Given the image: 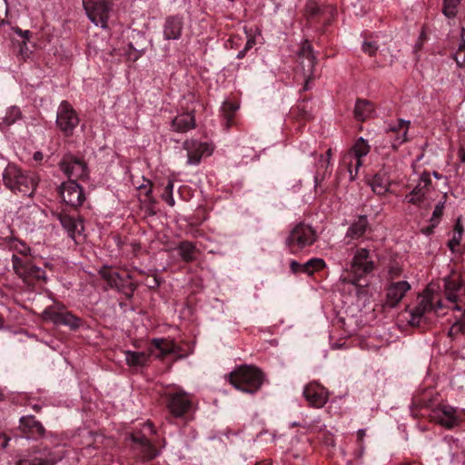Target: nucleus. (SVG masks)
<instances>
[{"instance_id":"7","label":"nucleus","mask_w":465,"mask_h":465,"mask_svg":"<svg viewBox=\"0 0 465 465\" xmlns=\"http://www.w3.org/2000/svg\"><path fill=\"white\" fill-rule=\"evenodd\" d=\"M12 266L17 277L28 286L42 285L47 282L45 270L35 265L31 259H23L15 255L12 258Z\"/></svg>"},{"instance_id":"5","label":"nucleus","mask_w":465,"mask_h":465,"mask_svg":"<svg viewBox=\"0 0 465 465\" xmlns=\"http://www.w3.org/2000/svg\"><path fill=\"white\" fill-rule=\"evenodd\" d=\"M163 402L168 413L175 419L185 418L194 411L193 395L181 388L166 391Z\"/></svg>"},{"instance_id":"16","label":"nucleus","mask_w":465,"mask_h":465,"mask_svg":"<svg viewBox=\"0 0 465 465\" xmlns=\"http://www.w3.org/2000/svg\"><path fill=\"white\" fill-rule=\"evenodd\" d=\"M300 64L303 72L305 83L303 89H311V83L317 77L315 74L316 57L313 54L312 47L308 41H305L299 53Z\"/></svg>"},{"instance_id":"9","label":"nucleus","mask_w":465,"mask_h":465,"mask_svg":"<svg viewBox=\"0 0 465 465\" xmlns=\"http://www.w3.org/2000/svg\"><path fill=\"white\" fill-rule=\"evenodd\" d=\"M43 317L55 325H64L71 330H77L82 325V320L67 311L64 304L55 302L43 312Z\"/></svg>"},{"instance_id":"25","label":"nucleus","mask_w":465,"mask_h":465,"mask_svg":"<svg viewBox=\"0 0 465 465\" xmlns=\"http://www.w3.org/2000/svg\"><path fill=\"white\" fill-rule=\"evenodd\" d=\"M184 26L183 15H174L165 18L163 25V35L164 40H179L182 37Z\"/></svg>"},{"instance_id":"50","label":"nucleus","mask_w":465,"mask_h":465,"mask_svg":"<svg viewBox=\"0 0 465 465\" xmlns=\"http://www.w3.org/2000/svg\"><path fill=\"white\" fill-rule=\"evenodd\" d=\"M144 284L150 288V289H155L157 287L160 286L161 284V280L159 277H157L156 275L153 276V277H147L146 280H145V282Z\"/></svg>"},{"instance_id":"32","label":"nucleus","mask_w":465,"mask_h":465,"mask_svg":"<svg viewBox=\"0 0 465 465\" xmlns=\"http://www.w3.org/2000/svg\"><path fill=\"white\" fill-rule=\"evenodd\" d=\"M332 154L331 148H329L325 154H321L317 163V173L314 176L315 188L321 185V183L324 180L325 174L329 175L331 170H329L331 164V158Z\"/></svg>"},{"instance_id":"8","label":"nucleus","mask_w":465,"mask_h":465,"mask_svg":"<svg viewBox=\"0 0 465 465\" xmlns=\"http://www.w3.org/2000/svg\"><path fill=\"white\" fill-rule=\"evenodd\" d=\"M371 151V146L367 140L359 137L352 146L344 153L342 163L347 167L351 178L354 179L359 169L363 164V157Z\"/></svg>"},{"instance_id":"43","label":"nucleus","mask_w":465,"mask_h":465,"mask_svg":"<svg viewBox=\"0 0 465 465\" xmlns=\"http://www.w3.org/2000/svg\"><path fill=\"white\" fill-rule=\"evenodd\" d=\"M403 272L402 265L397 261H391L388 266V275L391 280L400 278Z\"/></svg>"},{"instance_id":"44","label":"nucleus","mask_w":465,"mask_h":465,"mask_svg":"<svg viewBox=\"0 0 465 465\" xmlns=\"http://www.w3.org/2000/svg\"><path fill=\"white\" fill-rule=\"evenodd\" d=\"M444 203L445 202H439L434 208V211L432 213V216L430 219L432 227L436 226L440 223V220L443 213Z\"/></svg>"},{"instance_id":"27","label":"nucleus","mask_w":465,"mask_h":465,"mask_svg":"<svg viewBox=\"0 0 465 465\" xmlns=\"http://www.w3.org/2000/svg\"><path fill=\"white\" fill-rule=\"evenodd\" d=\"M370 228L368 217L366 215H359L355 220L351 222L345 233V240H348L347 243L351 241L359 240Z\"/></svg>"},{"instance_id":"22","label":"nucleus","mask_w":465,"mask_h":465,"mask_svg":"<svg viewBox=\"0 0 465 465\" xmlns=\"http://www.w3.org/2000/svg\"><path fill=\"white\" fill-rule=\"evenodd\" d=\"M302 395L308 405L313 408L323 407L329 400V391L317 381L309 382L303 389Z\"/></svg>"},{"instance_id":"48","label":"nucleus","mask_w":465,"mask_h":465,"mask_svg":"<svg viewBox=\"0 0 465 465\" xmlns=\"http://www.w3.org/2000/svg\"><path fill=\"white\" fill-rule=\"evenodd\" d=\"M244 33H245V35H246V36L248 38L244 47H245V50L249 51L250 49H252L254 46V45L256 43L255 42V37H254V35L252 34V29L244 27Z\"/></svg>"},{"instance_id":"53","label":"nucleus","mask_w":465,"mask_h":465,"mask_svg":"<svg viewBox=\"0 0 465 465\" xmlns=\"http://www.w3.org/2000/svg\"><path fill=\"white\" fill-rule=\"evenodd\" d=\"M143 430L144 432H148L150 434L155 433L154 426L151 421L144 422Z\"/></svg>"},{"instance_id":"3","label":"nucleus","mask_w":465,"mask_h":465,"mask_svg":"<svg viewBox=\"0 0 465 465\" xmlns=\"http://www.w3.org/2000/svg\"><path fill=\"white\" fill-rule=\"evenodd\" d=\"M3 182L14 193L32 197L38 185L39 178L33 173L23 172L15 164H8L3 173Z\"/></svg>"},{"instance_id":"11","label":"nucleus","mask_w":465,"mask_h":465,"mask_svg":"<svg viewBox=\"0 0 465 465\" xmlns=\"http://www.w3.org/2000/svg\"><path fill=\"white\" fill-rule=\"evenodd\" d=\"M86 15L95 25L107 27L113 4L110 0H83Z\"/></svg>"},{"instance_id":"49","label":"nucleus","mask_w":465,"mask_h":465,"mask_svg":"<svg viewBox=\"0 0 465 465\" xmlns=\"http://www.w3.org/2000/svg\"><path fill=\"white\" fill-rule=\"evenodd\" d=\"M238 109L239 105L236 103L227 101L223 104L222 112H228L230 114H235Z\"/></svg>"},{"instance_id":"52","label":"nucleus","mask_w":465,"mask_h":465,"mask_svg":"<svg viewBox=\"0 0 465 465\" xmlns=\"http://www.w3.org/2000/svg\"><path fill=\"white\" fill-rule=\"evenodd\" d=\"M223 113V116L224 118V124H225V127L227 129H229L232 124H233V120H234V114H230L228 112H222Z\"/></svg>"},{"instance_id":"13","label":"nucleus","mask_w":465,"mask_h":465,"mask_svg":"<svg viewBox=\"0 0 465 465\" xmlns=\"http://www.w3.org/2000/svg\"><path fill=\"white\" fill-rule=\"evenodd\" d=\"M434 191L430 173L423 172L411 192L405 195L404 202L421 206L431 200L430 193Z\"/></svg>"},{"instance_id":"15","label":"nucleus","mask_w":465,"mask_h":465,"mask_svg":"<svg viewBox=\"0 0 465 465\" xmlns=\"http://www.w3.org/2000/svg\"><path fill=\"white\" fill-rule=\"evenodd\" d=\"M58 193L63 202L74 209L82 206L86 199L84 188L74 180L64 182Z\"/></svg>"},{"instance_id":"54","label":"nucleus","mask_w":465,"mask_h":465,"mask_svg":"<svg viewBox=\"0 0 465 465\" xmlns=\"http://www.w3.org/2000/svg\"><path fill=\"white\" fill-rule=\"evenodd\" d=\"M15 32L21 36H23L25 40H28L31 35V33L28 30L23 31L20 28H17Z\"/></svg>"},{"instance_id":"62","label":"nucleus","mask_w":465,"mask_h":465,"mask_svg":"<svg viewBox=\"0 0 465 465\" xmlns=\"http://www.w3.org/2000/svg\"><path fill=\"white\" fill-rule=\"evenodd\" d=\"M433 175L436 179H440L441 178V174H440L439 173L437 172H433Z\"/></svg>"},{"instance_id":"4","label":"nucleus","mask_w":465,"mask_h":465,"mask_svg":"<svg viewBox=\"0 0 465 465\" xmlns=\"http://www.w3.org/2000/svg\"><path fill=\"white\" fill-rule=\"evenodd\" d=\"M374 252L366 247L357 248L351 262L350 273L343 281L357 287L366 286L367 282L362 284L361 282L376 268Z\"/></svg>"},{"instance_id":"61","label":"nucleus","mask_w":465,"mask_h":465,"mask_svg":"<svg viewBox=\"0 0 465 465\" xmlns=\"http://www.w3.org/2000/svg\"><path fill=\"white\" fill-rule=\"evenodd\" d=\"M255 465H272V463L269 462L268 460H263V461L257 462Z\"/></svg>"},{"instance_id":"24","label":"nucleus","mask_w":465,"mask_h":465,"mask_svg":"<svg viewBox=\"0 0 465 465\" xmlns=\"http://www.w3.org/2000/svg\"><path fill=\"white\" fill-rule=\"evenodd\" d=\"M58 218L68 236L72 238L75 243H79L84 232L83 220L78 215H70L65 213H61Z\"/></svg>"},{"instance_id":"29","label":"nucleus","mask_w":465,"mask_h":465,"mask_svg":"<svg viewBox=\"0 0 465 465\" xmlns=\"http://www.w3.org/2000/svg\"><path fill=\"white\" fill-rule=\"evenodd\" d=\"M196 126L195 116L193 111L176 115L172 121V128L178 133H186Z\"/></svg>"},{"instance_id":"55","label":"nucleus","mask_w":465,"mask_h":465,"mask_svg":"<svg viewBox=\"0 0 465 465\" xmlns=\"http://www.w3.org/2000/svg\"><path fill=\"white\" fill-rule=\"evenodd\" d=\"M458 157L461 163H465V148L463 146L460 147Z\"/></svg>"},{"instance_id":"31","label":"nucleus","mask_w":465,"mask_h":465,"mask_svg":"<svg viewBox=\"0 0 465 465\" xmlns=\"http://www.w3.org/2000/svg\"><path fill=\"white\" fill-rule=\"evenodd\" d=\"M375 113L374 104L366 99H357L353 110L354 118L359 122H365Z\"/></svg>"},{"instance_id":"37","label":"nucleus","mask_w":465,"mask_h":465,"mask_svg":"<svg viewBox=\"0 0 465 465\" xmlns=\"http://www.w3.org/2000/svg\"><path fill=\"white\" fill-rule=\"evenodd\" d=\"M326 266V262L322 258H312L303 263V272L312 275L315 272L322 270Z\"/></svg>"},{"instance_id":"10","label":"nucleus","mask_w":465,"mask_h":465,"mask_svg":"<svg viewBox=\"0 0 465 465\" xmlns=\"http://www.w3.org/2000/svg\"><path fill=\"white\" fill-rule=\"evenodd\" d=\"M79 122L78 114L73 105L68 101H62L57 108L55 124L64 136H72Z\"/></svg>"},{"instance_id":"35","label":"nucleus","mask_w":465,"mask_h":465,"mask_svg":"<svg viewBox=\"0 0 465 465\" xmlns=\"http://www.w3.org/2000/svg\"><path fill=\"white\" fill-rule=\"evenodd\" d=\"M124 353L126 363L131 367L145 365L149 361V357L151 356L149 351L148 352L126 351Z\"/></svg>"},{"instance_id":"14","label":"nucleus","mask_w":465,"mask_h":465,"mask_svg":"<svg viewBox=\"0 0 465 465\" xmlns=\"http://www.w3.org/2000/svg\"><path fill=\"white\" fill-rule=\"evenodd\" d=\"M61 171L68 177V180H85L88 178V167L86 163L73 154H65L60 163Z\"/></svg>"},{"instance_id":"59","label":"nucleus","mask_w":465,"mask_h":465,"mask_svg":"<svg viewBox=\"0 0 465 465\" xmlns=\"http://www.w3.org/2000/svg\"><path fill=\"white\" fill-rule=\"evenodd\" d=\"M43 158H44V155H43V153H42L41 152H35V153H34V159H35V161H42V160H43Z\"/></svg>"},{"instance_id":"47","label":"nucleus","mask_w":465,"mask_h":465,"mask_svg":"<svg viewBox=\"0 0 465 465\" xmlns=\"http://www.w3.org/2000/svg\"><path fill=\"white\" fill-rule=\"evenodd\" d=\"M462 234L458 232H453L451 239L449 241V247L451 251H454L460 243Z\"/></svg>"},{"instance_id":"26","label":"nucleus","mask_w":465,"mask_h":465,"mask_svg":"<svg viewBox=\"0 0 465 465\" xmlns=\"http://www.w3.org/2000/svg\"><path fill=\"white\" fill-rule=\"evenodd\" d=\"M410 290L411 284L407 281L391 282L387 288L386 304L396 307Z\"/></svg>"},{"instance_id":"36","label":"nucleus","mask_w":465,"mask_h":465,"mask_svg":"<svg viewBox=\"0 0 465 465\" xmlns=\"http://www.w3.org/2000/svg\"><path fill=\"white\" fill-rule=\"evenodd\" d=\"M453 309L459 312V315L454 316L450 332H462L465 331V310L461 311L460 307L457 304L454 305Z\"/></svg>"},{"instance_id":"2","label":"nucleus","mask_w":465,"mask_h":465,"mask_svg":"<svg viewBox=\"0 0 465 465\" xmlns=\"http://www.w3.org/2000/svg\"><path fill=\"white\" fill-rule=\"evenodd\" d=\"M225 380L236 390L244 393L254 394L262 388L264 374L253 365L243 364L225 375Z\"/></svg>"},{"instance_id":"60","label":"nucleus","mask_w":465,"mask_h":465,"mask_svg":"<svg viewBox=\"0 0 465 465\" xmlns=\"http://www.w3.org/2000/svg\"><path fill=\"white\" fill-rule=\"evenodd\" d=\"M248 52V50H245V47L241 50L238 54H237V59H242L245 55H246V53Z\"/></svg>"},{"instance_id":"64","label":"nucleus","mask_w":465,"mask_h":465,"mask_svg":"<svg viewBox=\"0 0 465 465\" xmlns=\"http://www.w3.org/2000/svg\"><path fill=\"white\" fill-rule=\"evenodd\" d=\"M45 267L49 268L50 270H53V266H52V264H51V263H49V262H46V263H45Z\"/></svg>"},{"instance_id":"33","label":"nucleus","mask_w":465,"mask_h":465,"mask_svg":"<svg viewBox=\"0 0 465 465\" xmlns=\"http://www.w3.org/2000/svg\"><path fill=\"white\" fill-rule=\"evenodd\" d=\"M20 428L29 437L41 436L45 432L43 425L34 416H24L20 419Z\"/></svg>"},{"instance_id":"34","label":"nucleus","mask_w":465,"mask_h":465,"mask_svg":"<svg viewBox=\"0 0 465 465\" xmlns=\"http://www.w3.org/2000/svg\"><path fill=\"white\" fill-rule=\"evenodd\" d=\"M177 250L181 259L185 262H192L196 260V253L198 252V249L196 245L189 241L181 242Z\"/></svg>"},{"instance_id":"18","label":"nucleus","mask_w":465,"mask_h":465,"mask_svg":"<svg viewBox=\"0 0 465 465\" xmlns=\"http://www.w3.org/2000/svg\"><path fill=\"white\" fill-rule=\"evenodd\" d=\"M430 417L433 421L449 430L459 426L461 422L457 410L447 404H439L434 407Z\"/></svg>"},{"instance_id":"20","label":"nucleus","mask_w":465,"mask_h":465,"mask_svg":"<svg viewBox=\"0 0 465 465\" xmlns=\"http://www.w3.org/2000/svg\"><path fill=\"white\" fill-rule=\"evenodd\" d=\"M410 126L409 121L398 120L397 124L390 125L385 138V147L396 152L400 145L407 141V134Z\"/></svg>"},{"instance_id":"28","label":"nucleus","mask_w":465,"mask_h":465,"mask_svg":"<svg viewBox=\"0 0 465 465\" xmlns=\"http://www.w3.org/2000/svg\"><path fill=\"white\" fill-rule=\"evenodd\" d=\"M372 192L377 195H384L391 187V179L388 173L384 170L379 171L368 181Z\"/></svg>"},{"instance_id":"46","label":"nucleus","mask_w":465,"mask_h":465,"mask_svg":"<svg viewBox=\"0 0 465 465\" xmlns=\"http://www.w3.org/2000/svg\"><path fill=\"white\" fill-rule=\"evenodd\" d=\"M378 50V45L375 42L364 41L362 44V51L370 56H373Z\"/></svg>"},{"instance_id":"21","label":"nucleus","mask_w":465,"mask_h":465,"mask_svg":"<svg viewBox=\"0 0 465 465\" xmlns=\"http://www.w3.org/2000/svg\"><path fill=\"white\" fill-rule=\"evenodd\" d=\"M444 296L450 302H457L465 295V272L451 273L443 280Z\"/></svg>"},{"instance_id":"57","label":"nucleus","mask_w":465,"mask_h":465,"mask_svg":"<svg viewBox=\"0 0 465 465\" xmlns=\"http://www.w3.org/2000/svg\"><path fill=\"white\" fill-rule=\"evenodd\" d=\"M458 231L462 234V232H463V227H462V225H461V223H460V219H458V221L456 222V223H455V225H454V230H453V232H458Z\"/></svg>"},{"instance_id":"58","label":"nucleus","mask_w":465,"mask_h":465,"mask_svg":"<svg viewBox=\"0 0 465 465\" xmlns=\"http://www.w3.org/2000/svg\"><path fill=\"white\" fill-rule=\"evenodd\" d=\"M365 437V430L363 429H360L358 431H357V438H358V440L359 441H362L363 439Z\"/></svg>"},{"instance_id":"12","label":"nucleus","mask_w":465,"mask_h":465,"mask_svg":"<svg viewBox=\"0 0 465 465\" xmlns=\"http://www.w3.org/2000/svg\"><path fill=\"white\" fill-rule=\"evenodd\" d=\"M99 275L107 282L110 288L116 289L128 299L133 297L137 285L130 281L129 275L124 278L109 266H103L99 271Z\"/></svg>"},{"instance_id":"41","label":"nucleus","mask_w":465,"mask_h":465,"mask_svg":"<svg viewBox=\"0 0 465 465\" xmlns=\"http://www.w3.org/2000/svg\"><path fill=\"white\" fill-rule=\"evenodd\" d=\"M56 460L46 458H34L32 460H19L16 465H53L56 462Z\"/></svg>"},{"instance_id":"63","label":"nucleus","mask_w":465,"mask_h":465,"mask_svg":"<svg viewBox=\"0 0 465 465\" xmlns=\"http://www.w3.org/2000/svg\"><path fill=\"white\" fill-rule=\"evenodd\" d=\"M33 409L35 411H40V406L38 405H34Z\"/></svg>"},{"instance_id":"56","label":"nucleus","mask_w":465,"mask_h":465,"mask_svg":"<svg viewBox=\"0 0 465 465\" xmlns=\"http://www.w3.org/2000/svg\"><path fill=\"white\" fill-rule=\"evenodd\" d=\"M8 444V439L5 434L0 433V447L5 448Z\"/></svg>"},{"instance_id":"17","label":"nucleus","mask_w":465,"mask_h":465,"mask_svg":"<svg viewBox=\"0 0 465 465\" xmlns=\"http://www.w3.org/2000/svg\"><path fill=\"white\" fill-rule=\"evenodd\" d=\"M183 148L187 152V164L198 165L203 157L213 154L214 145L210 142H201L196 139L186 140Z\"/></svg>"},{"instance_id":"30","label":"nucleus","mask_w":465,"mask_h":465,"mask_svg":"<svg viewBox=\"0 0 465 465\" xmlns=\"http://www.w3.org/2000/svg\"><path fill=\"white\" fill-rule=\"evenodd\" d=\"M5 247L13 252L12 258L15 255L23 259H31L32 249L23 241L15 237L5 239Z\"/></svg>"},{"instance_id":"45","label":"nucleus","mask_w":465,"mask_h":465,"mask_svg":"<svg viewBox=\"0 0 465 465\" xmlns=\"http://www.w3.org/2000/svg\"><path fill=\"white\" fill-rule=\"evenodd\" d=\"M139 190L144 191V195L149 203H154L153 197V183L150 180H144V183L138 187Z\"/></svg>"},{"instance_id":"42","label":"nucleus","mask_w":465,"mask_h":465,"mask_svg":"<svg viewBox=\"0 0 465 465\" xmlns=\"http://www.w3.org/2000/svg\"><path fill=\"white\" fill-rule=\"evenodd\" d=\"M173 182L168 181L166 186L164 187L163 193H162V199L170 206H174L175 201L173 195Z\"/></svg>"},{"instance_id":"1","label":"nucleus","mask_w":465,"mask_h":465,"mask_svg":"<svg viewBox=\"0 0 465 465\" xmlns=\"http://www.w3.org/2000/svg\"><path fill=\"white\" fill-rule=\"evenodd\" d=\"M445 304L443 294L439 285L430 283L427 288L417 296L414 305L410 308V322L420 325L433 321L435 317L443 316Z\"/></svg>"},{"instance_id":"19","label":"nucleus","mask_w":465,"mask_h":465,"mask_svg":"<svg viewBox=\"0 0 465 465\" xmlns=\"http://www.w3.org/2000/svg\"><path fill=\"white\" fill-rule=\"evenodd\" d=\"M148 351L151 355L158 359H163L171 354L175 355L179 359L183 357L181 347L173 340L165 338L153 339Z\"/></svg>"},{"instance_id":"40","label":"nucleus","mask_w":465,"mask_h":465,"mask_svg":"<svg viewBox=\"0 0 465 465\" xmlns=\"http://www.w3.org/2000/svg\"><path fill=\"white\" fill-rule=\"evenodd\" d=\"M21 117V111L16 106H12L7 109L3 123L6 125H11Z\"/></svg>"},{"instance_id":"51","label":"nucleus","mask_w":465,"mask_h":465,"mask_svg":"<svg viewBox=\"0 0 465 465\" xmlns=\"http://www.w3.org/2000/svg\"><path fill=\"white\" fill-rule=\"evenodd\" d=\"M290 269L293 273L303 272V264L292 260L290 262Z\"/></svg>"},{"instance_id":"39","label":"nucleus","mask_w":465,"mask_h":465,"mask_svg":"<svg viewBox=\"0 0 465 465\" xmlns=\"http://www.w3.org/2000/svg\"><path fill=\"white\" fill-rule=\"evenodd\" d=\"M461 0H443L442 13L447 18H454Z\"/></svg>"},{"instance_id":"23","label":"nucleus","mask_w":465,"mask_h":465,"mask_svg":"<svg viewBox=\"0 0 465 465\" xmlns=\"http://www.w3.org/2000/svg\"><path fill=\"white\" fill-rule=\"evenodd\" d=\"M132 440L134 442V450L137 457L143 461L154 459L159 455V450L146 438L145 434L133 433Z\"/></svg>"},{"instance_id":"38","label":"nucleus","mask_w":465,"mask_h":465,"mask_svg":"<svg viewBox=\"0 0 465 465\" xmlns=\"http://www.w3.org/2000/svg\"><path fill=\"white\" fill-rule=\"evenodd\" d=\"M323 13V9L318 5L317 2L310 0L305 6V16L308 20H314L319 18Z\"/></svg>"},{"instance_id":"6","label":"nucleus","mask_w":465,"mask_h":465,"mask_svg":"<svg viewBox=\"0 0 465 465\" xmlns=\"http://www.w3.org/2000/svg\"><path fill=\"white\" fill-rule=\"evenodd\" d=\"M317 232L312 226L299 223L285 238V246L292 254H298L303 249L312 246L317 241Z\"/></svg>"}]
</instances>
